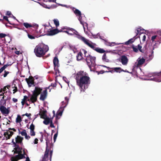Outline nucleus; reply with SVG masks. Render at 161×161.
Wrapping results in <instances>:
<instances>
[{"instance_id":"obj_57","label":"nucleus","mask_w":161,"mask_h":161,"mask_svg":"<svg viewBox=\"0 0 161 161\" xmlns=\"http://www.w3.org/2000/svg\"><path fill=\"white\" fill-rule=\"evenodd\" d=\"M23 116L25 115L28 117H30L31 115V114H28L26 113L25 114L23 115Z\"/></svg>"},{"instance_id":"obj_54","label":"nucleus","mask_w":161,"mask_h":161,"mask_svg":"<svg viewBox=\"0 0 161 161\" xmlns=\"http://www.w3.org/2000/svg\"><path fill=\"white\" fill-rule=\"evenodd\" d=\"M3 19L5 20L6 21L8 22H9V20L8 19V18L6 16H4L3 17Z\"/></svg>"},{"instance_id":"obj_25","label":"nucleus","mask_w":161,"mask_h":161,"mask_svg":"<svg viewBox=\"0 0 161 161\" xmlns=\"http://www.w3.org/2000/svg\"><path fill=\"white\" fill-rule=\"evenodd\" d=\"M46 113V111L43 110L39 114V115L41 116V118L44 119L47 117Z\"/></svg>"},{"instance_id":"obj_18","label":"nucleus","mask_w":161,"mask_h":161,"mask_svg":"<svg viewBox=\"0 0 161 161\" xmlns=\"http://www.w3.org/2000/svg\"><path fill=\"white\" fill-rule=\"evenodd\" d=\"M53 64L54 66V69L55 70V67L56 66L58 67L59 60L57 57H54L53 59Z\"/></svg>"},{"instance_id":"obj_53","label":"nucleus","mask_w":161,"mask_h":161,"mask_svg":"<svg viewBox=\"0 0 161 161\" xmlns=\"http://www.w3.org/2000/svg\"><path fill=\"white\" fill-rule=\"evenodd\" d=\"M70 28L68 27H66V28H65V27H63L62 28V29H61V30H62V32H63L64 31H63V30L66 29V30H68L69 31H70V30L68 29V28Z\"/></svg>"},{"instance_id":"obj_49","label":"nucleus","mask_w":161,"mask_h":161,"mask_svg":"<svg viewBox=\"0 0 161 161\" xmlns=\"http://www.w3.org/2000/svg\"><path fill=\"white\" fill-rule=\"evenodd\" d=\"M58 136V132H57L56 134H55L53 136V139L54 142H55L56 140L57 137Z\"/></svg>"},{"instance_id":"obj_4","label":"nucleus","mask_w":161,"mask_h":161,"mask_svg":"<svg viewBox=\"0 0 161 161\" xmlns=\"http://www.w3.org/2000/svg\"><path fill=\"white\" fill-rule=\"evenodd\" d=\"M29 87H31L32 85H33V86H35V84H38L39 83V81L36 83L34 81V78L32 76H30L29 78H26L25 79Z\"/></svg>"},{"instance_id":"obj_28","label":"nucleus","mask_w":161,"mask_h":161,"mask_svg":"<svg viewBox=\"0 0 161 161\" xmlns=\"http://www.w3.org/2000/svg\"><path fill=\"white\" fill-rule=\"evenodd\" d=\"M76 58L77 60H81L83 58L82 53L81 52H79L77 55Z\"/></svg>"},{"instance_id":"obj_51","label":"nucleus","mask_w":161,"mask_h":161,"mask_svg":"<svg viewBox=\"0 0 161 161\" xmlns=\"http://www.w3.org/2000/svg\"><path fill=\"white\" fill-rule=\"evenodd\" d=\"M11 161H18L14 156L10 158Z\"/></svg>"},{"instance_id":"obj_13","label":"nucleus","mask_w":161,"mask_h":161,"mask_svg":"<svg viewBox=\"0 0 161 161\" xmlns=\"http://www.w3.org/2000/svg\"><path fill=\"white\" fill-rule=\"evenodd\" d=\"M0 110L2 114H8L9 113V111L3 106H0Z\"/></svg>"},{"instance_id":"obj_22","label":"nucleus","mask_w":161,"mask_h":161,"mask_svg":"<svg viewBox=\"0 0 161 161\" xmlns=\"http://www.w3.org/2000/svg\"><path fill=\"white\" fill-rule=\"evenodd\" d=\"M85 43L89 47L95 50V49H96V48L92 42H88V40H87Z\"/></svg>"},{"instance_id":"obj_32","label":"nucleus","mask_w":161,"mask_h":161,"mask_svg":"<svg viewBox=\"0 0 161 161\" xmlns=\"http://www.w3.org/2000/svg\"><path fill=\"white\" fill-rule=\"evenodd\" d=\"M23 25L26 28H28L29 27H32L33 26L31 24H30L28 23H24Z\"/></svg>"},{"instance_id":"obj_50","label":"nucleus","mask_w":161,"mask_h":161,"mask_svg":"<svg viewBox=\"0 0 161 161\" xmlns=\"http://www.w3.org/2000/svg\"><path fill=\"white\" fill-rule=\"evenodd\" d=\"M157 35L159 36L160 37H161V30H159L157 32Z\"/></svg>"},{"instance_id":"obj_48","label":"nucleus","mask_w":161,"mask_h":161,"mask_svg":"<svg viewBox=\"0 0 161 161\" xmlns=\"http://www.w3.org/2000/svg\"><path fill=\"white\" fill-rule=\"evenodd\" d=\"M28 97L26 96H25L24 97V98L22 99L23 101L25 102L26 100L28 101Z\"/></svg>"},{"instance_id":"obj_14","label":"nucleus","mask_w":161,"mask_h":161,"mask_svg":"<svg viewBox=\"0 0 161 161\" xmlns=\"http://www.w3.org/2000/svg\"><path fill=\"white\" fill-rule=\"evenodd\" d=\"M14 132L12 131H6L4 132V135L6 139H9L14 134Z\"/></svg>"},{"instance_id":"obj_62","label":"nucleus","mask_w":161,"mask_h":161,"mask_svg":"<svg viewBox=\"0 0 161 161\" xmlns=\"http://www.w3.org/2000/svg\"><path fill=\"white\" fill-rule=\"evenodd\" d=\"M5 69L2 67L0 69V74Z\"/></svg>"},{"instance_id":"obj_37","label":"nucleus","mask_w":161,"mask_h":161,"mask_svg":"<svg viewBox=\"0 0 161 161\" xmlns=\"http://www.w3.org/2000/svg\"><path fill=\"white\" fill-rule=\"evenodd\" d=\"M154 47H153V49L151 51V54H150L148 55V56H149V58L150 59H152V58H153V50L154 49Z\"/></svg>"},{"instance_id":"obj_43","label":"nucleus","mask_w":161,"mask_h":161,"mask_svg":"<svg viewBox=\"0 0 161 161\" xmlns=\"http://www.w3.org/2000/svg\"><path fill=\"white\" fill-rule=\"evenodd\" d=\"M4 73L3 75V77H5L7 76V75L9 73V72L8 71H6V70H5L4 71Z\"/></svg>"},{"instance_id":"obj_8","label":"nucleus","mask_w":161,"mask_h":161,"mask_svg":"<svg viewBox=\"0 0 161 161\" xmlns=\"http://www.w3.org/2000/svg\"><path fill=\"white\" fill-rule=\"evenodd\" d=\"M15 147V148H14V150L15 151H14V153L15 154H19V153H22V150L23 149V146H22L20 145V146L18 145H16Z\"/></svg>"},{"instance_id":"obj_45","label":"nucleus","mask_w":161,"mask_h":161,"mask_svg":"<svg viewBox=\"0 0 161 161\" xmlns=\"http://www.w3.org/2000/svg\"><path fill=\"white\" fill-rule=\"evenodd\" d=\"M6 86H5L3 88H2L1 89L0 92H2L3 91L5 93V91H6Z\"/></svg>"},{"instance_id":"obj_47","label":"nucleus","mask_w":161,"mask_h":161,"mask_svg":"<svg viewBox=\"0 0 161 161\" xmlns=\"http://www.w3.org/2000/svg\"><path fill=\"white\" fill-rule=\"evenodd\" d=\"M14 89L13 90V91H14L13 93L14 94L15 92H16L18 91L17 87V86H16L15 85L14 86Z\"/></svg>"},{"instance_id":"obj_59","label":"nucleus","mask_w":161,"mask_h":161,"mask_svg":"<svg viewBox=\"0 0 161 161\" xmlns=\"http://www.w3.org/2000/svg\"><path fill=\"white\" fill-rule=\"evenodd\" d=\"M12 142L13 143V144L14 145V146H16V145H17L18 144H16V142H14V139H13L12 140Z\"/></svg>"},{"instance_id":"obj_56","label":"nucleus","mask_w":161,"mask_h":161,"mask_svg":"<svg viewBox=\"0 0 161 161\" xmlns=\"http://www.w3.org/2000/svg\"><path fill=\"white\" fill-rule=\"evenodd\" d=\"M6 15H7L9 16L11 15V12L9 11H7L6 13Z\"/></svg>"},{"instance_id":"obj_20","label":"nucleus","mask_w":161,"mask_h":161,"mask_svg":"<svg viewBox=\"0 0 161 161\" xmlns=\"http://www.w3.org/2000/svg\"><path fill=\"white\" fill-rule=\"evenodd\" d=\"M46 137L45 140L46 141V147L48 148V144L50 143V140H52V137H48L49 136L48 134H45L44 135Z\"/></svg>"},{"instance_id":"obj_64","label":"nucleus","mask_w":161,"mask_h":161,"mask_svg":"<svg viewBox=\"0 0 161 161\" xmlns=\"http://www.w3.org/2000/svg\"><path fill=\"white\" fill-rule=\"evenodd\" d=\"M12 100L14 103H16L18 101L17 99L14 98H13L12 99Z\"/></svg>"},{"instance_id":"obj_27","label":"nucleus","mask_w":161,"mask_h":161,"mask_svg":"<svg viewBox=\"0 0 161 161\" xmlns=\"http://www.w3.org/2000/svg\"><path fill=\"white\" fill-rule=\"evenodd\" d=\"M111 69H114V72L120 73L121 71H124V70L120 67H114L111 68Z\"/></svg>"},{"instance_id":"obj_55","label":"nucleus","mask_w":161,"mask_h":161,"mask_svg":"<svg viewBox=\"0 0 161 161\" xmlns=\"http://www.w3.org/2000/svg\"><path fill=\"white\" fill-rule=\"evenodd\" d=\"M25 138L26 139L29 140L31 138V137L29 135H27V134L25 136Z\"/></svg>"},{"instance_id":"obj_24","label":"nucleus","mask_w":161,"mask_h":161,"mask_svg":"<svg viewBox=\"0 0 161 161\" xmlns=\"http://www.w3.org/2000/svg\"><path fill=\"white\" fill-rule=\"evenodd\" d=\"M147 44H146V45L144 46V47L142 49V46H140L139 44H138V50L140 51L142 53H143L145 51H146L147 50Z\"/></svg>"},{"instance_id":"obj_7","label":"nucleus","mask_w":161,"mask_h":161,"mask_svg":"<svg viewBox=\"0 0 161 161\" xmlns=\"http://www.w3.org/2000/svg\"><path fill=\"white\" fill-rule=\"evenodd\" d=\"M62 30H59L58 29H53L48 31L47 35L48 36H53L54 35L59 32H62Z\"/></svg>"},{"instance_id":"obj_34","label":"nucleus","mask_w":161,"mask_h":161,"mask_svg":"<svg viewBox=\"0 0 161 161\" xmlns=\"http://www.w3.org/2000/svg\"><path fill=\"white\" fill-rule=\"evenodd\" d=\"M134 41V39L133 38H131L129 39L127 41L125 42V44L126 45H128L130 44H131Z\"/></svg>"},{"instance_id":"obj_9","label":"nucleus","mask_w":161,"mask_h":161,"mask_svg":"<svg viewBox=\"0 0 161 161\" xmlns=\"http://www.w3.org/2000/svg\"><path fill=\"white\" fill-rule=\"evenodd\" d=\"M120 61L123 65H126L128 63V59L125 55H122L120 58Z\"/></svg>"},{"instance_id":"obj_42","label":"nucleus","mask_w":161,"mask_h":161,"mask_svg":"<svg viewBox=\"0 0 161 161\" xmlns=\"http://www.w3.org/2000/svg\"><path fill=\"white\" fill-rule=\"evenodd\" d=\"M7 36V35L4 33H0V38H3Z\"/></svg>"},{"instance_id":"obj_30","label":"nucleus","mask_w":161,"mask_h":161,"mask_svg":"<svg viewBox=\"0 0 161 161\" xmlns=\"http://www.w3.org/2000/svg\"><path fill=\"white\" fill-rule=\"evenodd\" d=\"M103 60L106 62H109V59H108L106 57V53H104L102 57Z\"/></svg>"},{"instance_id":"obj_16","label":"nucleus","mask_w":161,"mask_h":161,"mask_svg":"<svg viewBox=\"0 0 161 161\" xmlns=\"http://www.w3.org/2000/svg\"><path fill=\"white\" fill-rule=\"evenodd\" d=\"M37 95L33 93V94L31 95L30 99H28L27 100L28 101H30V100L31 102L32 103H34L37 100Z\"/></svg>"},{"instance_id":"obj_63","label":"nucleus","mask_w":161,"mask_h":161,"mask_svg":"<svg viewBox=\"0 0 161 161\" xmlns=\"http://www.w3.org/2000/svg\"><path fill=\"white\" fill-rule=\"evenodd\" d=\"M9 65V64H6L4 65L3 67V68L5 69H6L8 66Z\"/></svg>"},{"instance_id":"obj_52","label":"nucleus","mask_w":161,"mask_h":161,"mask_svg":"<svg viewBox=\"0 0 161 161\" xmlns=\"http://www.w3.org/2000/svg\"><path fill=\"white\" fill-rule=\"evenodd\" d=\"M50 123V126L51 127L53 128H54L55 127V126L53 124V120H51V122Z\"/></svg>"},{"instance_id":"obj_19","label":"nucleus","mask_w":161,"mask_h":161,"mask_svg":"<svg viewBox=\"0 0 161 161\" xmlns=\"http://www.w3.org/2000/svg\"><path fill=\"white\" fill-rule=\"evenodd\" d=\"M53 117L51 118L47 117L44 119V120L43 121V123L46 125H48L51 122V120H53Z\"/></svg>"},{"instance_id":"obj_21","label":"nucleus","mask_w":161,"mask_h":161,"mask_svg":"<svg viewBox=\"0 0 161 161\" xmlns=\"http://www.w3.org/2000/svg\"><path fill=\"white\" fill-rule=\"evenodd\" d=\"M74 13L77 15L79 16V19L80 21V23L83 25V24L81 22V21L80 20V18H81V13L80 11H79L78 9H76L74 11Z\"/></svg>"},{"instance_id":"obj_26","label":"nucleus","mask_w":161,"mask_h":161,"mask_svg":"<svg viewBox=\"0 0 161 161\" xmlns=\"http://www.w3.org/2000/svg\"><path fill=\"white\" fill-rule=\"evenodd\" d=\"M144 31V30L143 29H142L141 27L138 28L135 32L136 33V36H137L138 34L140 35L141 34L143 33Z\"/></svg>"},{"instance_id":"obj_17","label":"nucleus","mask_w":161,"mask_h":161,"mask_svg":"<svg viewBox=\"0 0 161 161\" xmlns=\"http://www.w3.org/2000/svg\"><path fill=\"white\" fill-rule=\"evenodd\" d=\"M49 150L48 149V148L46 147V151L45 152V154L44 157L42 158V161H46L47 160L48 157Z\"/></svg>"},{"instance_id":"obj_1","label":"nucleus","mask_w":161,"mask_h":161,"mask_svg":"<svg viewBox=\"0 0 161 161\" xmlns=\"http://www.w3.org/2000/svg\"><path fill=\"white\" fill-rule=\"evenodd\" d=\"M87 74L83 71L78 72L75 75L76 84L79 86L81 91H84L88 88L90 83V77L86 75Z\"/></svg>"},{"instance_id":"obj_23","label":"nucleus","mask_w":161,"mask_h":161,"mask_svg":"<svg viewBox=\"0 0 161 161\" xmlns=\"http://www.w3.org/2000/svg\"><path fill=\"white\" fill-rule=\"evenodd\" d=\"M18 154V155L14 156L18 161L19 159L25 158V157L24 155V154H22V153H19Z\"/></svg>"},{"instance_id":"obj_12","label":"nucleus","mask_w":161,"mask_h":161,"mask_svg":"<svg viewBox=\"0 0 161 161\" xmlns=\"http://www.w3.org/2000/svg\"><path fill=\"white\" fill-rule=\"evenodd\" d=\"M42 91V88L39 86H36L33 93L38 96L41 94Z\"/></svg>"},{"instance_id":"obj_41","label":"nucleus","mask_w":161,"mask_h":161,"mask_svg":"<svg viewBox=\"0 0 161 161\" xmlns=\"http://www.w3.org/2000/svg\"><path fill=\"white\" fill-rule=\"evenodd\" d=\"M157 36V38L156 40V42H158L159 43H160V42H159V41L161 40V37H160L158 35Z\"/></svg>"},{"instance_id":"obj_38","label":"nucleus","mask_w":161,"mask_h":161,"mask_svg":"<svg viewBox=\"0 0 161 161\" xmlns=\"http://www.w3.org/2000/svg\"><path fill=\"white\" fill-rule=\"evenodd\" d=\"M20 134L22 136H25L27 134L26 133V130L25 129L23 130V131L20 132Z\"/></svg>"},{"instance_id":"obj_6","label":"nucleus","mask_w":161,"mask_h":161,"mask_svg":"<svg viewBox=\"0 0 161 161\" xmlns=\"http://www.w3.org/2000/svg\"><path fill=\"white\" fill-rule=\"evenodd\" d=\"M92 36L94 38H97L98 37H99L100 39H102L105 42H106L105 43L108 46H113L114 45V44H116V43L114 42H112L110 43L109 42H107L106 40L103 39L102 38L101 36H100V34L99 33H97V35H93Z\"/></svg>"},{"instance_id":"obj_35","label":"nucleus","mask_w":161,"mask_h":161,"mask_svg":"<svg viewBox=\"0 0 161 161\" xmlns=\"http://www.w3.org/2000/svg\"><path fill=\"white\" fill-rule=\"evenodd\" d=\"M21 118L20 115H18L16 119V122L17 123H20L21 121Z\"/></svg>"},{"instance_id":"obj_61","label":"nucleus","mask_w":161,"mask_h":161,"mask_svg":"<svg viewBox=\"0 0 161 161\" xmlns=\"http://www.w3.org/2000/svg\"><path fill=\"white\" fill-rule=\"evenodd\" d=\"M146 39V36L144 34L143 36L142 40L144 42L145 41Z\"/></svg>"},{"instance_id":"obj_10","label":"nucleus","mask_w":161,"mask_h":161,"mask_svg":"<svg viewBox=\"0 0 161 161\" xmlns=\"http://www.w3.org/2000/svg\"><path fill=\"white\" fill-rule=\"evenodd\" d=\"M47 92L46 89L44 90L41 94L40 99L42 101H44L47 98Z\"/></svg>"},{"instance_id":"obj_58","label":"nucleus","mask_w":161,"mask_h":161,"mask_svg":"<svg viewBox=\"0 0 161 161\" xmlns=\"http://www.w3.org/2000/svg\"><path fill=\"white\" fill-rule=\"evenodd\" d=\"M38 140L37 138H35L34 140V144H37L38 143Z\"/></svg>"},{"instance_id":"obj_31","label":"nucleus","mask_w":161,"mask_h":161,"mask_svg":"<svg viewBox=\"0 0 161 161\" xmlns=\"http://www.w3.org/2000/svg\"><path fill=\"white\" fill-rule=\"evenodd\" d=\"M95 50L100 53H103L105 52V51L104 49L99 48H96L95 49Z\"/></svg>"},{"instance_id":"obj_5","label":"nucleus","mask_w":161,"mask_h":161,"mask_svg":"<svg viewBox=\"0 0 161 161\" xmlns=\"http://www.w3.org/2000/svg\"><path fill=\"white\" fill-rule=\"evenodd\" d=\"M68 29L70 30V31H72L74 34H75L77 35V38L78 39L81 40L84 43L86 41L87 39H86L84 37L81 36L79 34V33L75 29L72 28H69Z\"/></svg>"},{"instance_id":"obj_46","label":"nucleus","mask_w":161,"mask_h":161,"mask_svg":"<svg viewBox=\"0 0 161 161\" xmlns=\"http://www.w3.org/2000/svg\"><path fill=\"white\" fill-rule=\"evenodd\" d=\"M63 32H65V33H67L68 35H69L72 36L74 34H73V33H69V31H63Z\"/></svg>"},{"instance_id":"obj_2","label":"nucleus","mask_w":161,"mask_h":161,"mask_svg":"<svg viewBox=\"0 0 161 161\" xmlns=\"http://www.w3.org/2000/svg\"><path fill=\"white\" fill-rule=\"evenodd\" d=\"M49 50V47L47 45L40 44L37 45L34 49L35 55L38 57L44 56Z\"/></svg>"},{"instance_id":"obj_40","label":"nucleus","mask_w":161,"mask_h":161,"mask_svg":"<svg viewBox=\"0 0 161 161\" xmlns=\"http://www.w3.org/2000/svg\"><path fill=\"white\" fill-rule=\"evenodd\" d=\"M156 38H157V36H156V35H154V36H152L151 37V40L152 41V42H156Z\"/></svg>"},{"instance_id":"obj_15","label":"nucleus","mask_w":161,"mask_h":161,"mask_svg":"<svg viewBox=\"0 0 161 161\" xmlns=\"http://www.w3.org/2000/svg\"><path fill=\"white\" fill-rule=\"evenodd\" d=\"M35 128V125L32 123L30 126L29 128V129H30V134L31 136H34L35 135V133L34 130Z\"/></svg>"},{"instance_id":"obj_60","label":"nucleus","mask_w":161,"mask_h":161,"mask_svg":"<svg viewBox=\"0 0 161 161\" xmlns=\"http://www.w3.org/2000/svg\"><path fill=\"white\" fill-rule=\"evenodd\" d=\"M105 72V71H104V70H101L100 71L98 72V74H103V73H104Z\"/></svg>"},{"instance_id":"obj_29","label":"nucleus","mask_w":161,"mask_h":161,"mask_svg":"<svg viewBox=\"0 0 161 161\" xmlns=\"http://www.w3.org/2000/svg\"><path fill=\"white\" fill-rule=\"evenodd\" d=\"M145 62V59L144 58H142L138 60V65H141L143 64Z\"/></svg>"},{"instance_id":"obj_11","label":"nucleus","mask_w":161,"mask_h":161,"mask_svg":"<svg viewBox=\"0 0 161 161\" xmlns=\"http://www.w3.org/2000/svg\"><path fill=\"white\" fill-rule=\"evenodd\" d=\"M15 139L16 144H18L19 143L21 146H24L22 142V141L23 139V137H21L19 136H17V137H15Z\"/></svg>"},{"instance_id":"obj_3","label":"nucleus","mask_w":161,"mask_h":161,"mask_svg":"<svg viewBox=\"0 0 161 161\" xmlns=\"http://www.w3.org/2000/svg\"><path fill=\"white\" fill-rule=\"evenodd\" d=\"M96 58L89 55L86 56V61L89 68L91 69L96 65Z\"/></svg>"},{"instance_id":"obj_36","label":"nucleus","mask_w":161,"mask_h":161,"mask_svg":"<svg viewBox=\"0 0 161 161\" xmlns=\"http://www.w3.org/2000/svg\"><path fill=\"white\" fill-rule=\"evenodd\" d=\"M54 23L56 27H58L59 25V22L57 19H54L53 20Z\"/></svg>"},{"instance_id":"obj_44","label":"nucleus","mask_w":161,"mask_h":161,"mask_svg":"<svg viewBox=\"0 0 161 161\" xmlns=\"http://www.w3.org/2000/svg\"><path fill=\"white\" fill-rule=\"evenodd\" d=\"M28 36L29 38L31 39H33L35 38V37L34 36L29 34H28Z\"/></svg>"},{"instance_id":"obj_33","label":"nucleus","mask_w":161,"mask_h":161,"mask_svg":"<svg viewBox=\"0 0 161 161\" xmlns=\"http://www.w3.org/2000/svg\"><path fill=\"white\" fill-rule=\"evenodd\" d=\"M62 111H58L57 112L56 116V119L57 120L58 119H59V118L58 117V116H61L62 115Z\"/></svg>"},{"instance_id":"obj_39","label":"nucleus","mask_w":161,"mask_h":161,"mask_svg":"<svg viewBox=\"0 0 161 161\" xmlns=\"http://www.w3.org/2000/svg\"><path fill=\"white\" fill-rule=\"evenodd\" d=\"M132 48L133 49V51L135 52H138V48H137L136 47H135L133 45L132 46Z\"/></svg>"}]
</instances>
